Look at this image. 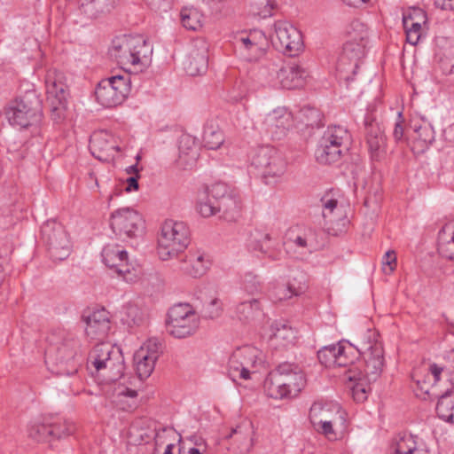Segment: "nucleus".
<instances>
[{"label": "nucleus", "mask_w": 454, "mask_h": 454, "mask_svg": "<svg viewBox=\"0 0 454 454\" xmlns=\"http://www.w3.org/2000/svg\"><path fill=\"white\" fill-rule=\"evenodd\" d=\"M204 146L209 150L219 148L224 141L223 134L217 125L207 123L203 131Z\"/></svg>", "instance_id": "37998d69"}, {"label": "nucleus", "mask_w": 454, "mask_h": 454, "mask_svg": "<svg viewBox=\"0 0 454 454\" xmlns=\"http://www.w3.org/2000/svg\"><path fill=\"white\" fill-rule=\"evenodd\" d=\"M124 359L121 350H114V354L102 367L100 374L106 382H114L123 375Z\"/></svg>", "instance_id": "c9c22d12"}, {"label": "nucleus", "mask_w": 454, "mask_h": 454, "mask_svg": "<svg viewBox=\"0 0 454 454\" xmlns=\"http://www.w3.org/2000/svg\"><path fill=\"white\" fill-rule=\"evenodd\" d=\"M101 256L104 264L127 283H135L139 279V271L129 264L128 253L120 245H106Z\"/></svg>", "instance_id": "4468645a"}, {"label": "nucleus", "mask_w": 454, "mask_h": 454, "mask_svg": "<svg viewBox=\"0 0 454 454\" xmlns=\"http://www.w3.org/2000/svg\"><path fill=\"white\" fill-rule=\"evenodd\" d=\"M404 120L401 112L397 114V120L393 129V137L396 142L404 140Z\"/></svg>", "instance_id": "bf43d9fd"}, {"label": "nucleus", "mask_w": 454, "mask_h": 454, "mask_svg": "<svg viewBox=\"0 0 454 454\" xmlns=\"http://www.w3.org/2000/svg\"><path fill=\"white\" fill-rule=\"evenodd\" d=\"M150 51L143 37L122 35L112 41L108 52L121 68L137 71V67L144 64Z\"/></svg>", "instance_id": "20e7f679"}, {"label": "nucleus", "mask_w": 454, "mask_h": 454, "mask_svg": "<svg viewBox=\"0 0 454 454\" xmlns=\"http://www.w3.org/2000/svg\"><path fill=\"white\" fill-rule=\"evenodd\" d=\"M251 164L262 172L265 179L280 177L286 169L283 155L270 145L257 147L251 155Z\"/></svg>", "instance_id": "ddd939ff"}, {"label": "nucleus", "mask_w": 454, "mask_h": 454, "mask_svg": "<svg viewBox=\"0 0 454 454\" xmlns=\"http://www.w3.org/2000/svg\"><path fill=\"white\" fill-rule=\"evenodd\" d=\"M160 344L155 339L146 341L134 355L136 370L139 379L148 378L153 372L160 356Z\"/></svg>", "instance_id": "a211bd4d"}, {"label": "nucleus", "mask_w": 454, "mask_h": 454, "mask_svg": "<svg viewBox=\"0 0 454 454\" xmlns=\"http://www.w3.org/2000/svg\"><path fill=\"white\" fill-rule=\"evenodd\" d=\"M223 303L218 298H213L211 301L204 305L203 314L207 318H217L222 315Z\"/></svg>", "instance_id": "5fc2aeb1"}, {"label": "nucleus", "mask_w": 454, "mask_h": 454, "mask_svg": "<svg viewBox=\"0 0 454 454\" xmlns=\"http://www.w3.org/2000/svg\"><path fill=\"white\" fill-rule=\"evenodd\" d=\"M365 136L372 160H380L385 155L386 137L375 121L365 120Z\"/></svg>", "instance_id": "393cba45"}, {"label": "nucleus", "mask_w": 454, "mask_h": 454, "mask_svg": "<svg viewBox=\"0 0 454 454\" xmlns=\"http://www.w3.org/2000/svg\"><path fill=\"white\" fill-rule=\"evenodd\" d=\"M260 117H262V123L269 131L274 129L285 131L292 125V114L285 108L274 109L264 115L261 114Z\"/></svg>", "instance_id": "473e14b6"}, {"label": "nucleus", "mask_w": 454, "mask_h": 454, "mask_svg": "<svg viewBox=\"0 0 454 454\" xmlns=\"http://www.w3.org/2000/svg\"><path fill=\"white\" fill-rule=\"evenodd\" d=\"M270 340L275 348H285L294 343L295 331L287 323L278 321L270 325Z\"/></svg>", "instance_id": "2f4dec72"}, {"label": "nucleus", "mask_w": 454, "mask_h": 454, "mask_svg": "<svg viewBox=\"0 0 454 454\" xmlns=\"http://www.w3.org/2000/svg\"><path fill=\"white\" fill-rule=\"evenodd\" d=\"M339 348V343L337 345H331L324 347L317 352V358L319 362L326 367L334 366L336 361L337 349Z\"/></svg>", "instance_id": "603ef678"}, {"label": "nucleus", "mask_w": 454, "mask_h": 454, "mask_svg": "<svg viewBox=\"0 0 454 454\" xmlns=\"http://www.w3.org/2000/svg\"><path fill=\"white\" fill-rule=\"evenodd\" d=\"M265 41L266 38L261 31H253L248 35L240 34L236 37V44L247 52L246 58L249 61L256 60L263 54Z\"/></svg>", "instance_id": "bb28decb"}, {"label": "nucleus", "mask_w": 454, "mask_h": 454, "mask_svg": "<svg viewBox=\"0 0 454 454\" xmlns=\"http://www.w3.org/2000/svg\"><path fill=\"white\" fill-rule=\"evenodd\" d=\"M190 231L184 222L166 220L158 238L157 252L162 261L170 260L188 246Z\"/></svg>", "instance_id": "423d86ee"}, {"label": "nucleus", "mask_w": 454, "mask_h": 454, "mask_svg": "<svg viewBox=\"0 0 454 454\" xmlns=\"http://www.w3.org/2000/svg\"><path fill=\"white\" fill-rule=\"evenodd\" d=\"M74 430V425L66 419L50 415L34 422L28 429V435L37 442H50L69 435Z\"/></svg>", "instance_id": "f8f14e48"}, {"label": "nucleus", "mask_w": 454, "mask_h": 454, "mask_svg": "<svg viewBox=\"0 0 454 454\" xmlns=\"http://www.w3.org/2000/svg\"><path fill=\"white\" fill-rule=\"evenodd\" d=\"M312 425L317 432L324 434L328 440L333 441L337 439L333 427L339 425V422L322 421L321 424Z\"/></svg>", "instance_id": "6e6d98bb"}, {"label": "nucleus", "mask_w": 454, "mask_h": 454, "mask_svg": "<svg viewBox=\"0 0 454 454\" xmlns=\"http://www.w3.org/2000/svg\"><path fill=\"white\" fill-rule=\"evenodd\" d=\"M254 6L256 11L254 12V14L259 17L265 19L273 15V11L278 8V4H257V1L254 3Z\"/></svg>", "instance_id": "13d9d810"}, {"label": "nucleus", "mask_w": 454, "mask_h": 454, "mask_svg": "<svg viewBox=\"0 0 454 454\" xmlns=\"http://www.w3.org/2000/svg\"><path fill=\"white\" fill-rule=\"evenodd\" d=\"M347 378L349 381H354L352 386V395L355 401L363 402L366 399V393L370 388L366 384L368 381L361 371L350 369L348 372Z\"/></svg>", "instance_id": "79ce46f5"}, {"label": "nucleus", "mask_w": 454, "mask_h": 454, "mask_svg": "<svg viewBox=\"0 0 454 454\" xmlns=\"http://www.w3.org/2000/svg\"><path fill=\"white\" fill-rule=\"evenodd\" d=\"M344 153L341 149L336 150L328 146L325 148V145L318 143L315 151V158L319 164L332 165L339 162Z\"/></svg>", "instance_id": "c03bdc74"}, {"label": "nucleus", "mask_w": 454, "mask_h": 454, "mask_svg": "<svg viewBox=\"0 0 454 454\" xmlns=\"http://www.w3.org/2000/svg\"><path fill=\"white\" fill-rule=\"evenodd\" d=\"M45 84L51 120L60 123L66 119L67 110L68 91L64 74L57 70H49Z\"/></svg>", "instance_id": "1a4fd4ad"}, {"label": "nucleus", "mask_w": 454, "mask_h": 454, "mask_svg": "<svg viewBox=\"0 0 454 454\" xmlns=\"http://www.w3.org/2000/svg\"><path fill=\"white\" fill-rule=\"evenodd\" d=\"M238 318L244 323H252L263 316V310L259 299L252 298L241 301L236 307Z\"/></svg>", "instance_id": "f704fd0d"}, {"label": "nucleus", "mask_w": 454, "mask_h": 454, "mask_svg": "<svg viewBox=\"0 0 454 454\" xmlns=\"http://www.w3.org/2000/svg\"><path fill=\"white\" fill-rule=\"evenodd\" d=\"M129 397L132 400V403H130V408L135 404V399L137 396V392L133 389H129L128 387H122L117 392V397Z\"/></svg>", "instance_id": "69168bd1"}, {"label": "nucleus", "mask_w": 454, "mask_h": 454, "mask_svg": "<svg viewBox=\"0 0 454 454\" xmlns=\"http://www.w3.org/2000/svg\"><path fill=\"white\" fill-rule=\"evenodd\" d=\"M42 239L54 261H62L71 253V242L64 226L55 220H49L41 227Z\"/></svg>", "instance_id": "9d476101"}, {"label": "nucleus", "mask_w": 454, "mask_h": 454, "mask_svg": "<svg viewBox=\"0 0 454 454\" xmlns=\"http://www.w3.org/2000/svg\"><path fill=\"white\" fill-rule=\"evenodd\" d=\"M114 350H120V348L110 343L97 344L89 354L88 366H92L96 372L100 373L102 367L106 366V363L114 354Z\"/></svg>", "instance_id": "72a5a7b5"}, {"label": "nucleus", "mask_w": 454, "mask_h": 454, "mask_svg": "<svg viewBox=\"0 0 454 454\" xmlns=\"http://www.w3.org/2000/svg\"><path fill=\"white\" fill-rule=\"evenodd\" d=\"M243 288L247 294L254 295L262 292V284L258 276L248 272L244 276Z\"/></svg>", "instance_id": "864d4df0"}, {"label": "nucleus", "mask_w": 454, "mask_h": 454, "mask_svg": "<svg viewBox=\"0 0 454 454\" xmlns=\"http://www.w3.org/2000/svg\"><path fill=\"white\" fill-rule=\"evenodd\" d=\"M405 33H406L407 42L412 45H416L419 43V41L421 37V35H422L421 32H417L415 30H412V31L405 30Z\"/></svg>", "instance_id": "774afa93"}, {"label": "nucleus", "mask_w": 454, "mask_h": 454, "mask_svg": "<svg viewBox=\"0 0 454 454\" xmlns=\"http://www.w3.org/2000/svg\"><path fill=\"white\" fill-rule=\"evenodd\" d=\"M200 326V317L188 303H179L171 307L168 312L166 330L171 336L178 339L194 334Z\"/></svg>", "instance_id": "6e6552de"}, {"label": "nucleus", "mask_w": 454, "mask_h": 454, "mask_svg": "<svg viewBox=\"0 0 454 454\" xmlns=\"http://www.w3.org/2000/svg\"><path fill=\"white\" fill-rule=\"evenodd\" d=\"M5 114L12 126L27 128L36 125L43 117L42 100L35 90H27L10 103Z\"/></svg>", "instance_id": "39448f33"}, {"label": "nucleus", "mask_w": 454, "mask_h": 454, "mask_svg": "<svg viewBox=\"0 0 454 454\" xmlns=\"http://www.w3.org/2000/svg\"><path fill=\"white\" fill-rule=\"evenodd\" d=\"M299 280L297 278H294L293 281H290L286 286H278L276 288V296L274 299L278 301H283L293 297L294 295L297 296L301 294L304 293L307 289L306 285V277L303 273H300Z\"/></svg>", "instance_id": "58836bf2"}, {"label": "nucleus", "mask_w": 454, "mask_h": 454, "mask_svg": "<svg viewBox=\"0 0 454 454\" xmlns=\"http://www.w3.org/2000/svg\"><path fill=\"white\" fill-rule=\"evenodd\" d=\"M178 150V166L184 169L192 168L199 155L195 138L188 134L182 135L179 138Z\"/></svg>", "instance_id": "c756f323"}, {"label": "nucleus", "mask_w": 454, "mask_h": 454, "mask_svg": "<svg viewBox=\"0 0 454 454\" xmlns=\"http://www.w3.org/2000/svg\"><path fill=\"white\" fill-rule=\"evenodd\" d=\"M440 254L454 260V223L444 225L438 234Z\"/></svg>", "instance_id": "4c0bfd02"}, {"label": "nucleus", "mask_w": 454, "mask_h": 454, "mask_svg": "<svg viewBox=\"0 0 454 454\" xmlns=\"http://www.w3.org/2000/svg\"><path fill=\"white\" fill-rule=\"evenodd\" d=\"M306 76V70L295 63L286 64L277 72L282 88L287 90L301 87Z\"/></svg>", "instance_id": "c85d7f7f"}, {"label": "nucleus", "mask_w": 454, "mask_h": 454, "mask_svg": "<svg viewBox=\"0 0 454 454\" xmlns=\"http://www.w3.org/2000/svg\"><path fill=\"white\" fill-rule=\"evenodd\" d=\"M306 385L302 370L294 364H280L270 372L264 381L268 395L274 399H282L297 395Z\"/></svg>", "instance_id": "7ed1b4c3"}, {"label": "nucleus", "mask_w": 454, "mask_h": 454, "mask_svg": "<svg viewBox=\"0 0 454 454\" xmlns=\"http://www.w3.org/2000/svg\"><path fill=\"white\" fill-rule=\"evenodd\" d=\"M357 351L364 359L363 374L368 384L374 382L380 376L384 366V349L382 343L378 340V333L367 330L357 340Z\"/></svg>", "instance_id": "0eeeda50"}, {"label": "nucleus", "mask_w": 454, "mask_h": 454, "mask_svg": "<svg viewBox=\"0 0 454 454\" xmlns=\"http://www.w3.org/2000/svg\"><path fill=\"white\" fill-rule=\"evenodd\" d=\"M271 42L278 51L290 57L296 56L303 46L301 32L291 23L284 20L274 23Z\"/></svg>", "instance_id": "dca6fc26"}, {"label": "nucleus", "mask_w": 454, "mask_h": 454, "mask_svg": "<svg viewBox=\"0 0 454 454\" xmlns=\"http://www.w3.org/2000/svg\"><path fill=\"white\" fill-rule=\"evenodd\" d=\"M352 346H347L344 342H339V348L336 350V361L334 366L345 367L353 363V360L347 356V349L352 350Z\"/></svg>", "instance_id": "4d7b16f0"}, {"label": "nucleus", "mask_w": 454, "mask_h": 454, "mask_svg": "<svg viewBox=\"0 0 454 454\" xmlns=\"http://www.w3.org/2000/svg\"><path fill=\"white\" fill-rule=\"evenodd\" d=\"M436 413L441 419L454 423V390H447L440 396Z\"/></svg>", "instance_id": "a19ab883"}, {"label": "nucleus", "mask_w": 454, "mask_h": 454, "mask_svg": "<svg viewBox=\"0 0 454 454\" xmlns=\"http://www.w3.org/2000/svg\"><path fill=\"white\" fill-rule=\"evenodd\" d=\"M351 137L347 129L340 125L329 126L319 140V144L336 150L341 149L343 153L348 151Z\"/></svg>", "instance_id": "cd10ccee"}, {"label": "nucleus", "mask_w": 454, "mask_h": 454, "mask_svg": "<svg viewBox=\"0 0 454 454\" xmlns=\"http://www.w3.org/2000/svg\"><path fill=\"white\" fill-rule=\"evenodd\" d=\"M90 150L92 155L102 161H107L114 157L120 147L115 144L114 137L108 132L99 130L94 132L90 139Z\"/></svg>", "instance_id": "5701e85b"}, {"label": "nucleus", "mask_w": 454, "mask_h": 454, "mask_svg": "<svg viewBox=\"0 0 454 454\" xmlns=\"http://www.w3.org/2000/svg\"><path fill=\"white\" fill-rule=\"evenodd\" d=\"M146 318L145 312L137 304L128 303L124 307V317L122 320L129 326L139 325Z\"/></svg>", "instance_id": "49530a36"}, {"label": "nucleus", "mask_w": 454, "mask_h": 454, "mask_svg": "<svg viewBox=\"0 0 454 454\" xmlns=\"http://www.w3.org/2000/svg\"><path fill=\"white\" fill-rule=\"evenodd\" d=\"M211 266L210 256L201 250L189 251L185 259L181 261L180 270L192 278L206 274Z\"/></svg>", "instance_id": "a878e982"}, {"label": "nucleus", "mask_w": 454, "mask_h": 454, "mask_svg": "<svg viewBox=\"0 0 454 454\" xmlns=\"http://www.w3.org/2000/svg\"><path fill=\"white\" fill-rule=\"evenodd\" d=\"M349 36L348 41H354L357 43H363L365 46L368 38V31L366 26L359 20H354L351 22L348 30Z\"/></svg>", "instance_id": "8fccbe9b"}, {"label": "nucleus", "mask_w": 454, "mask_h": 454, "mask_svg": "<svg viewBox=\"0 0 454 454\" xmlns=\"http://www.w3.org/2000/svg\"><path fill=\"white\" fill-rule=\"evenodd\" d=\"M197 209L203 217L223 212L227 221H235L241 209L239 198L225 183L206 185L198 195Z\"/></svg>", "instance_id": "f257e3e1"}, {"label": "nucleus", "mask_w": 454, "mask_h": 454, "mask_svg": "<svg viewBox=\"0 0 454 454\" xmlns=\"http://www.w3.org/2000/svg\"><path fill=\"white\" fill-rule=\"evenodd\" d=\"M299 118L307 127H319L322 123V113L312 106H307L301 109Z\"/></svg>", "instance_id": "de8ad7c7"}, {"label": "nucleus", "mask_w": 454, "mask_h": 454, "mask_svg": "<svg viewBox=\"0 0 454 454\" xmlns=\"http://www.w3.org/2000/svg\"><path fill=\"white\" fill-rule=\"evenodd\" d=\"M289 240L298 250L301 251V253L304 254H311L318 250L321 247V244L317 240L315 231L312 230H309L303 234L290 238Z\"/></svg>", "instance_id": "ea45409f"}, {"label": "nucleus", "mask_w": 454, "mask_h": 454, "mask_svg": "<svg viewBox=\"0 0 454 454\" xmlns=\"http://www.w3.org/2000/svg\"><path fill=\"white\" fill-rule=\"evenodd\" d=\"M113 231L121 239H134L141 236L145 230L142 215L133 208L122 207L114 211L110 217Z\"/></svg>", "instance_id": "2eb2a0df"}, {"label": "nucleus", "mask_w": 454, "mask_h": 454, "mask_svg": "<svg viewBox=\"0 0 454 454\" xmlns=\"http://www.w3.org/2000/svg\"><path fill=\"white\" fill-rule=\"evenodd\" d=\"M411 128L415 133V143L421 150L427 148L434 141L435 132L431 121L424 117H414L411 121Z\"/></svg>", "instance_id": "7c9ffc66"}, {"label": "nucleus", "mask_w": 454, "mask_h": 454, "mask_svg": "<svg viewBox=\"0 0 454 454\" xmlns=\"http://www.w3.org/2000/svg\"><path fill=\"white\" fill-rule=\"evenodd\" d=\"M270 234L268 233H260V232H257L255 237L254 238L253 241L251 242V247H253V249L254 250H258L262 253H266L264 250H263V247H262V244L266 241H270Z\"/></svg>", "instance_id": "680f3d73"}, {"label": "nucleus", "mask_w": 454, "mask_h": 454, "mask_svg": "<svg viewBox=\"0 0 454 454\" xmlns=\"http://www.w3.org/2000/svg\"><path fill=\"white\" fill-rule=\"evenodd\" d=\"M139 174H137V175H134L132 176H129L127 178L126 180V183H127V186L125 188V191L129 192H132V191H137L138 190V178H139Z\"/></svg>", "instance_id": "338daca9"}, {"label": "nucleus", "mask_w": 454, "mask_h": 454, "mask_svg": "<svg viewBox=\"0 0 454 454\" xmlns=\"http://www.w3.org/2000/svg\"><path fill=\"white\" fill-rule=\"evenodd\" d=\"M345 412L340 405L333 402L316 401L309 410L311 424H321L322 421L339 422L343 426Z\"/></svg>", "instance_id": "aec40b11"}, {"label": "nucleus", "mask_w": 454, "mask_h": 454, "mask_svg": "<svg viewBox=\"0 0 454 454\" xmlns=\"http://www.w3.org/2000/svg\"><path fill=\"white\" fill-rule=\"evenodd\" d=\"M257 350L250 346L239 348L228 361V375L233 380H248L257 363Z\"/></svg>", "instance_id": "f3484780"}, {"label": "nucleus", "mask_w": 454, "mask_h": 454, "mask_svg": "<svg viewBox=\"0 0 454 454\" xmlns=\"http://www.w3.org/2000/svg\"><path fill=\"white\" fill-rule=\"evenodd\" d=\"M254 429L249 421L243 422L231 429L227 436L231 440L228 450L231 454H248L254 445Z\"/></svg>", "instance_id": "4be33fe9"}, {"label": "nucleus", "mask_w": 454, "mask_h": 454, "mask_svg": "<svg viewBox=\"0 0 454 454\" xmlns=\"http://www.w3.org/2000/svg\"><path fill=\"white\" fill-rule=\"evenodd\" d=\"M183 26L189 30L196 31L201 27L202 14L194 8H184L180 13Z\"/></svg>", "instance_id": "a18cd8bd"}, {"label": "nucleus", "mask_w": 454, "mask_h": 454, "mask_svg": "<svg viewBox=\"0 0 454 454\" xmlns=\"http://www.w3.org/2000/svg\"><path fill=\"white\" fill-rule=\"evenodd\" d=\"M415 447L416 442L411 435L400 436L392 445L393 454H411Z\"/></svg>", "instance_id": "3c124183"}, {"label": "nucleus", "mask_w": 454, "mask_h": 454, "mask_svg": "<svg viewBox=\"0 0 454 454\" xmlns=\"http://www.w3.org/2000/svg\"><path fill=\"white\" fill-rule=\"evenodd\" d=\"M82 318L86 325L85 333L90 339L105 338L111 328L109 312L105 309L84 313Z\"/></svg>", "instance_id": "412c9836"}, {"label": "nucleus", "mask_w": 454, "mask_h": 454, "mask_svg": "<svg viewBox=\"0 0 454 454\" xmlns=\"http://www.w3.org/2000/svg\"><path fill=\"white\" fill-rule=\"evenodd\" d=\"M186 441L190 442L193 446L192 448H200L201 450H207L206 441L198 434H192L186 438Z\"/></svg>", "instance_id": "0e129e2a"}, {"label": "nucleus", "mask_w": 454, "mask_h": 454, "mask_svg": "<svg viewBox=\"0 0 454 454\" xmlns=\"http://www.w3.org/2000/svg\"><path fill=\"white\" fill-rule=\"evenodd\" d=\"M129 91V78L114 75L98 82L95 90V96L97 101L104 107H114L121 104Z\"/></svg>", "instance_id": "9b49d317"}, {"label": "nucleus", "mask_w": 454, "mask_h": 454, "mask_svg": "<svg viewBox=\"0 0 454 454\" xmlns=\"http://www.w3.org/2000/svg\"><path fill=\"white\" fill-rule=\"evenodd\" d=\"M365 54V46L363 43L347 41L338 59L337 70L345 73L346 80L349 79L348 74H355L361 59Z\"/></svg>", "instance_id": "6ab92c4d"}, {"label": "nucleus", "mask_w": 454, "mask_h": 454, "mask_svg": "<svg viewBox=\"0 0 454 454\" xmlns=\"http://www.w3.org/2000/svg\"><path fill=\"white\" fill-rule=\"evenodd\" d=\"M208 67V46L204 41L194 43L185 63V71L191 76L203 74Z\"/></svg>", "instance_id": "b1692460"}, {"label": "nucleus", "mask_w": 454, "mask_h": 454, "mask_svg": "<svg viewBox=\"0 0 454 454\" xmlns=\"http://www.w3.org/2000/svg\"><path fill=\"white\" fill-rule=\"evenodd\" d=\"M403 19L422 25L427 21V14L419 8H413L409 13L403 14Z\"/></svg>", "instance_id": "052dcab7"}, {"label": "nucleus", "mask_w": 454, "mask_h": 454, "mask_svg": "<svg viewBox=\"0 0 454 454\" xmlns=\"http://www.w3.org/2000/svg\"><path fill=\"white\" fill-rule=\"evenodd\" d=\"M82 13L90 19H96L109 12L114 6L113 0H79Z\"/></svg>", "instance_id": "e433bc0d"}, {"label": "nucleus", "mask_w": 454, "mask_h": 454, "mask_svg": "<svg viewBox=\"0 0 454 454\" xmlns=\"http://www.w3.org/2000/svg\"><path fill=\"white\" fill-rule=\"evenodd\" d=\"M322 203V215L325 221V224H332L335 221L336 211L338 208V200L331 198L329 195H325L321 199Z\"/></svg>", "instance_id": "09e8293b"}, {"label": "nucleus", "mask_w": 454, "mask_h": 454, "mask_svg": "<svg viewBox=\"0 0 454 454\" xmlns=\"http://www.w3.org/2000/svg\"><path fill=\"white\" fill-rule=\"evenodd\" d=\"M59 338L60 341H55V336L51 337V345L45 351V363L57 375H74L81 364L79 340L72 333L65 332L60 333Z\"/></svg>", "instance_id": "f03ea898"}, {"label": "nucleus", "mask_w": 454, "mask_h": 454, "mask_svg": "<svg viewBox=\"0 0 454 454\" xmlns=\"http://www.w3.org/2000/svg\"><path fill=\"white\" fill-rule=\"evenodd\" d=\"M383 264L388 266V272L392 273L396 267V255L394 250L387 251L383 258Z\"/></svg>", "instance_id": "e2e57ef3"}]
</instances>
